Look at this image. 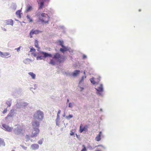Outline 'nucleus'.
<instances>
[{"instance_id": "0eeeda50", "label": "nucleus", "mask_w": 151, "mask_h": 151, "mask_svg": "<svg viewBox=\"0 0 151 151\" xmlns=\"http://www.w3.org/2000/svg\"><path fill=\"white\" fill-rule=\"evenodd\" d=\"M83 125L81 124L79 129V132L80 133H82L83 131H87L88 130V126L87 125H86L82 128Z\"/></svg>"}, {"instance_id": "72a5a7b5", "label": "nucleus", "mask_w": 151, "mask_h": 151, "mask_svg": "<svg viewBox=\"0 0 151 151\" xmlns=\"http://www.w3.org/2000/svg\"><path fill=\"white\" fill-rule=\"evenodd\" d=\"M68 106L69 107H72V104L71 103H69V104Z\"/></svg>"}, {"instance_id": "a19ab883", "label": "nucleus", "mask_w": 151, "mask_h": 151, "mask_svg": "<svg viewBox=\"0 0 151 151\" xmlns=\"http://www.w3.org/2000/svg\"><path fill=\"white\" fill-rule=\"evenodd\" d=\"M100 146L102 147V146L101 145H99L97 146H95V147H100Z\"/></svg>"}, {"instance_id": "aec40b11", "label": "nucleus", "mask_w": 151, "mask_h": 151, "mask_svg": "<svg viewBox=\"0 0 151 151\" xmlns=\"http://www.w3.org/2000/svg\"><path fill=\"white\" fill-rule=\"evenodd\" d=\"M20 12L21 11L20 10H17L16 12V14L18 17H20Z\"/></svg>"}, {"instance_id": "9b49d317", "label": "nucleus", "mask_w": 151, "mask_h": 151, "mask_svg": "<svg viewBox=\"0 0 151 151\" xmlns=\"http://www.w3.org/2000/svg\"><path fill=\"white\" fill-rule=\"evenodd\" d=\"M96 89L97 91V93L99 95H101V93L103 91L102 85L101 84L98 89L96 88Z\"/></svg>"}, {"instance_id": "79ce46f5", "label": "nucleus", "mask_w": 151, "mask_h": 151, "mask_svg": "<svg viewBox=\"0 0 151 151\" xmlns=\"http://www.w3.org/2000/svg\"><path fill=\"white\" fill-rule=\"evenodd\" d=\"M95 151H101V150H95Z\"/></svg>"}, {"instance_id": "a211bd4d", "label": "nucleus", "mask_w": 151, "mask_h": 151, "mask_svg": "<svg viewBox=\"0 0 151 151\" xmlns=\"http://www.w3.org/2000/svg\"><path fill=\"white\" fill-rule=\"evenodd\" d=\"M31 76L33 79H35V78L36 75L32 72H29L28 73Z\"/></svg>"}, {"instance_id": "c756f323", "label": "nucleus", "mask_w": 151, "mask_h": 151, "mask_svg": "<svg viewBox=\"0 0 151 151\" xmlns=\"http://www.w3.org/2000/svg\"><path fill=\"white\" fill-rule=\"evenodd\" d=\"M84 78H86V76H85V77H84V76H83L81 78V81H80L79 83H80L81 82H82L83 81L84 79Z\"/></svg>"}, {"instance_id": "5701e85b", "label": "nucleus", "mask_w": 151, "mask_h": 151, "mask_svg": "<svg viewBox=\"0 0 151 151\" xmlns=\"http://www.w3.org/2000/svg\"><path fill=\"white\" fill-rule=\"evenodd\" d=\"M59 44L61 46V47L64 46V44L63 41H59Z\"/></svg>"}, {"instance_id": "4c0bfd02", "label": "nucleus", "mask_w": 151, "mask_h": 151, "mask_svg": "<svg viewBox=\"0 0 151 151\" xmlns=\"http://www.w3.org/2000/svg\"><path fill=\"white\" fill-rule=\"evenodd\" d=\"M60 112H61V111L60 110H59L58 112V114H59L60 113Z\"/></svg>"}, {"instance_id": "6ab92c4d", "label": "nucleus", "mask_w": 151, "mask_h": 151, "mask_svg": "<svg viewBox=\"0 0 151 151\" xmlns=\"http://www.w3.org/2000/svg\"><path fill=\"white\" fill-rule=\"evenodd\" d=\"M32 6H30L29 5H28L27 6V9H26V11L27 12L30 11L32 10Z\"/></svg>"}, {"instance_id": "c9c22d12", "label": "nucleus", "mask_w": 151, "mask_h": 151, "mask_svg": "<svg viewBox=\"0 0 151 151\" xmlns=\"http://www.w3.org/2000/svg\"><path fill=\"white\" fill-rule=\"evenodd\" d=\"M74 134V132H73L72 131L71 132V133H70V135H73Z\"/></svg>"}, {"instance_id": "393cba45", "label": "nucleus", "mask_w": 151, "mask_h": 151, "mask_svg": "<svg viewBox=\"0 0 151 151\" xmlns=\"http://www.w3.org/2000/svg\"><path fill=\"white\" fill-rule=\"evenodd\" d=\"M82 146L83 148L81 150V151H86L87 150L85 145H83Z\"/></svg>"}, {"instance_id": "dca6fc26", "label": "nucleus", "mask_w": 151, "mask_h": 151, "mask_svg": "<svg viewBox=\"0 0 151 151\" xmlns=\"http://www.w3.org/2000/svg\"><path fill=\"white\" fill-rule=\"evenodd\" d=\"M80 71L79 70H76L73 73L72 75L73 76L75 77L77 76L78 74H79Z\"/></svg>"}, {"instance_id": "49530a36", "label": "nucleus", "mask_w": 151, "mask_h": 151, "mask_svg": "<svg viewBox=\"0 0 151 151\" xmlns=\"http://www.w3.org/2000/svg\"><path fill=\"white\" fill-rule=\"evenodd\" d=\"M140 11H141V10L140 9L139 10V12H140Z\"/></svg>"}, {"instance_id": "473e14b6", "label": "nucleus", "mask_w": 151, "mask_h": 151, "mask_svg": "<svg viewBox=\"0 0 151 151\" xmlns=\"http://www.w3.org/2000/svg\"><path fill=\"white\" fill-rule=\"evenodd\" d=\"M7 109H5L4 110V111H3V114H5V113H6V112H7Z\"/></svg>"}, {"instance_id": "6e6552de", "label": "nucleus", "mask_w": 151, "mask_h": 151, "mask_svg": "<svg viewBox=\"0 0 151 151\" xmlns=\"http://www.w3.org/2000/svg\"><path fill=\"white\" fill-rule=\"evenodd\" d=\"M2 126L4 128V129L8 132H11L13 129L12 128L10 127L5 124H3Z\"/></svg>"}, {"instance_id": "cd10ccee", "label": "nucleus", "mask_w": 151, "mask_h": 151, "mask_svg": "<svg viewBox=\"0 0 151 151\" xmlns=\"http://www.w3.org/2000/svg\"><path fill=\"white\" fill-rule=\"evenodd\" d=\"M4 143V141L1 138H0V146L3 145Z\"/></svg>"}, {"instance_id": "bb28decb", "label": "nucleus", "mask_w": 151, "mask_h": 151, "mask_svg": "<svg viewBox=\"0 0 151 151\" xmlns=\"http://www.w3.org/2000/svg\"><path fill=\"white\" fill-rule=\"evenodd\" d=\"M30 51L31 52H35V50L34 48L32 47L30 49Z\"/></svg>"}, {"instance_id": "423d86ee", "label": "nucleus", "mask_w": 151, "mask_h": 151, "mask_svg": "<svg viewBox=\"0 0 151 151\" xmlns=\"http://www.w3.org/2000/svg\"><path fill=\"white\" fill-rule=\"evenodd\" d=\"M42 32V31H39V30H34V29H32L31 31H30V32L29 33V35L30 36V37L31 38H32V35L34 34H38L40 33H41Z\"/></svg>"}, {"instance_id": "de8ad7c7", "label": "nucleus", "mask_w": 151, "mask_h": 151, "mask_svg": "<svg viewBox=\"0 0 151 151\" xmlns=\"http://www.w3.org/2000/svg\"><path fill=\"white\" fill-rule=\"evenodd\" d=\"M83 88H82V90H83Z\"/></svg>"}, {"instance_id": "f704fd0d", "label": "nucleus", "mask_w": 151, "mask_h": 151, "mask_svg": "<svg viewBox=\"0 0 151 151\" xmlns=\"http://www.w3.org/2000/svg\"><path fill=\"white\" fill-rule=\"evenodd\" d=\"M35 52H32V54L34 57H36V55L35 53H34Z\"/></svg>"}, {"instance_id": "c85d7f7f", "label": "nucleus", "mask_w": 151, "mask_h": 151, "mask_svg": "<svg viewBox=\"0 0 151 151\" xmlns=\"http://www.w3.org/2000/svg\"><path fill=\"white\" fill-rule=\"evenodd\" d=\"M13 114L11 113H9L7 115V116L6 117V118H7L10 117H11L13 116Z\"/></svg>"}, {"instance_id": "9d476101", "label": "nucleus", "mask_w": 151, "mask_h": 151, "mask_svg": "<svg viewBox=\"0 0 151 151\" xmlns=\"http://www.w3.org/2000/svg\"><path fill=\"white\" fill-rule=\"evenodd\" d=\"M62 47V48L60 49V51L63 53H64L65 52L69 51V49L68 47L64 46Z\"/></svg>"}, {"instance_id": "8fccbe9b", "label": "nucleus", "mask_w": 151, "mask_h": 151, "mask_svg": "<svg viewBox=\"0 0 151 151\" xmlns=\"http://www.w3.org/2000/svg\"><path fill=\"white\" fill-rule=\"evenodd\" d=\"M63 116H65V115H63Z\"/></svg>"}, {"instance_id": "7c9ffc66", "label": "nucleus", "mask_w": 151, "mask_h": 151, "mask_svg": "<svg viewBox=\"0 0 151 151\" xmlns=\"http://www.w3.org/2000/svg\"><path fill=\"white\" fill-rule=\"evenodd\" d=\"M6 104L8 105V106L9 107L11 105V103L9 101H7L6 102Z\"/></svg>"}, {"instance_id": "a18cd8bd", "label": "nucleus", "mask_w": 151, "mask_h": 151, "mask_svg": "<svg viewBox=\"0 0 151 151\" xmlns=\"http://www.w3.org/2000/svg\"><path fill=\"white\" fill-rule=\"evenodd\" d=\"M83 73H84V74L85 75V71H84V72H83Z\"/></svg>"}, {"instance_id": "37998d69", "label": "nucleus", "mask_w": 151, "mask_h": 151, "mask_svg": "<svg viewBox=\"0 0 151 151\" xmlns=\"http://www.w3.org/2000/svg\"><path fill=\"white\" fill-rule=\"evenodd\" d=\"M26 137L27 138H28L29 137V136L28 135H26Z\"/></svg>"}, {"instance_id": "ea45409f", "label": "nucleus", "mask_w": 151, "mask_h": 151, "mask_svg": "<svg viewBox=\"0 0 151 151\" xmlns=\"http://www.w3.org/2000/svg\"><path fill=\"white\" fill-rule=\"evenodd\" d=\"M57 119H60L59 115L57 114Z\"/></svg>"}, {"instance_id": "f03ea898", "label": "nucleus", "mask_w": 151, "mask_h": 151, "mask_svg": "<svg viewBox=\"0 0 151 151\" xmlns=\"http://www.w3.org/2000/svg\"><path fill=\"white\" fill-rule=\"evenodd\" d=\"M53 59L50 60L49 63L55 65L56 62L61 63L63 62L65 60V58L63 56H62L59 53H55L52 58Z\"/></svg>"}, {"instance_id": "20e7f679", "label": "nucleus", "mask_w": 151, "mask_h": 151, "mask_svg": "<svg viewBox=\"0 0 151 151\" xmlns=\"http://www.w3.org/2000/svg\"><path fill=\"white\" fill-rule=\"evenodd\" d=\"M40 53L43 55V56H38L37 57V60H41L43 59V58H46L47 57H52V55L51 54L45 52H44L42 51L40 52Z\"/></svg>"}, {"instance_id": "f257e3e1", "label": "nucleus", "mask_w": 151, "mask_h": 151, "mask_svg": "<svg viewBox=\"0 0 151 151\" xmlns=\"http://www.w3.org/2000/svg\"><path fill=\"white\" fill-rule=\"evenodd\" d=\"M33 121L32 123V126L34 128L40 125V122L44 118V114L42 111H37L33 115Z\"/></svg>"}, {"instance_id": "2f4dec72", "label": "nucleus", "mask_w": 151, "mask_h": 151, "mask_svg": "<svg viewBox=\"0 0 151 151\" xmlns=\"http://www.w3.org/2000/svg\"><path fill=\"white\" fill-rule=\"evenodd\" d=\"M21 47L20 46V47H19L18 48H15V50H16L18 52H19L20 51Z\"/></svg>"}, {"instance_id": "a878e982", "label": "nucleus", "mask_w": 151, "mask_h": 151, "mask_svg": "<svg viewBox=\"0 0 151 151\" xmlns=\"http://www.w3.org/2000/svg\"><path fill=\"white\" fill-rule=\"evenodd\" d=\"M90 81L91 82L93 83V84H94L95 83V81H94V79L93 78H91L90 79Z\"/></svg>"}, {"instance_id": "58836bf2", "label": "nucleus", "mask_w": 151, "mask_h": 151, "mask_svg": "<svg viewBox=\"0 0 151 151\" xmlns=\"http://www.w3.org/2000/svg\"><path fill=\"white\" fill-rule=\"evenodd\" d=\"M83 58L84 59L86 58V55H83Z\"/></svg>"}, {"instance_id": "7ed1b4c3", "label": "nucleus", "mask_w": 151, "mask_h": 151, "mask_svg": "<svg viewBox=\"0 0 151 151\" xmlns=\"http://www.w3.org/2000/svg\"><path fill=\"white\" fill-rule=\"evenodd\" d=\"M39 19L42 23H46L48 22L49 17L47 14L42 13L41 14V16L39 17Z\"/></svg>"}, {"instance_id": "4be33fe9", "label": "nucleus", "mask_w": 151, "mask_h": 151, "mask_svg": "<svg viewBox=\"0 0 151 151\" xmlns=\"http://www.w3.org/2000/svg\"><path fill=\"white\" fill-rule=\"evenodd\" d=\"M35 46L36 47H38V41L37 40H35Z\"/></svg>"}, {"instance_id": "4468645a", "label": "nucleus", "mask_w": 151, "mask_h": 151, "mask_svg": "<svg viewBox=\"0 0 151 151\" xmlns=\"http://www.w3.org/2000/svg\"><path fill=\"white\" fill-rule=\"evenodd\" d=\"M101 132H99V134L97 135L96 137H95V140L97 141H99L101 139Z\"/></svg>"}, {"instance_id": "c03bdc74", "label": "nucleus", "mask_w": 151, "mask_h": 151, "mask_svg": "<svg viewBox=\"0 0 151 151\" xmlns=\"http://www.w3.org/2000/svg\"><path fill=\"white\" fill-rule=\"evenodd\" d=\"M67 102H69V100H68H68H67Z\"/></svg>"}, {"instance_id": "2eb2a0df", "label": "nucleus", "mask_w": 151, "mask_h": 151, "mask_svg": "<svg viewBox=\"0 0 151 151\" xmlns=\"http://www.w3.org/2000/svg\"><path fill=\"white\" fill-rule=\"evenodd\" d=\"M31 147L33 150H35L38 148L39 146L37 144H34L31 145Z\"/></svg>"}, {"instance_id": "b1692460", "label": "nucleus", "mask_w": 151, "mask_h": 151, "mask_svg": "<svg viewBox=\"0 0 151 151\" xmlns=\"http://www.w3.org/2000/svg\"><path fill=\"white\" fill-rule=\"evenodd\" d=\"M73 117V115H69L68 116H66V118L67 119H69L72 118Z\"/></svg>"}, {"instance_id": "09e8293b", "label": "nucleus", "mask_w": 151, "mask_h": 151, "mask_svg": "<svg viewBox=\"0 0 151 151\" xmlns=\"http://www.w3.org/2000/svg\"><path fill=\"white\" fill-rule=\"evenodd\" d=\"M12 151H14V150H12Z\"/></svg>"}, {"instance_id": "ddd939ff", "label": "nucleus", "mask_w": 151, "mask_h": 151, "mask_svg": "<svg viewBox=\"0 0 151 151\" xmlns=\"http://www.w3.org/2000/svg\"><path fill=\"white\" fill-rule=\"evenodd\" d=\"M15 134L17 135H19L22 133V129H17L15 132Z\"/></svg>"}, {"instance_id": "1a4fd4ad", "label": "nucleus", "mask_w": 151, "mask_h": 151, "mask_svg": "<svg viewBox=\"0 0 151 151\" xmlns=\"http://www.w3.org/2000/svg\"><path fill=\"white\" fill-rule=\"evenodd\" d=\"M9 52L3 53L0 51V56L3 58H8L10 56Z\"/></svg>"}, {"instance_id": "f3484780", "label": "nucleus", "mask_w": 151, "mask_h": 151, "mask_svg": "<svg viewBox=\"0 0 151 151\" xmlns=\"http://www.w3.org/2000/svg\"><path fill=\"white\" fill-rule=\"evenodd\" d=\"M40 1H41V2H40V5L39 6V9H41L42 8V7L44 6L45 0H40Z\"/></svg>"}, {"instance_id": "39448f33", "label": "nucleus", "mask_w": 151, "mask_h": 151, "mask_svg": "<svg viewBox=\"0 0 151 151\" xmlns=\"http://www.w3.org/2000/svg\"><path fill=\"white\" fill-rule=\"evenodd\" d=\"M39 126H38L35 128L32 126L34 129L32 131V135L31 136L32 137L37 136L39 133L40 130L38 128Z\"/></svg>"}, {"instance_id": "e433bc0d", "label": "nucleus", "mask_w": 151, "mask_h": 151, "mask_svg": "<svg viewBox=\"0 0 151 151\" xmlns=\"http://www.w3.org/2000/svg\"><path fill=\"white\" fill-rule=\"evenodd\" d=\"M42 141H39L38 142V143L40 144H42Z\"/></svg>"}, {"instance_id": "412c9836", "label": "nucleus", "mask_w": 151, "mask_h": 151, "mask_svg": "<svg viewBox=\"0 0 151 151\" xmlns=\"http://www.w3.org/2000/svg\"><path fill=\"white\" fill-rule=\"evenodd\" d=\"M27 17L29 22H32V19L30 17L29 15H27Z\"/></svg>"}, {"instance_id": "f8f14e48", "label": "nucleus", "mask_w": 151, "mask_h": 151, "mask_svg": "<svg viewBox=\"0 0 151 151\" xmlns=\"http://www.w3.org/2000/svg\"><path fill=\"white\" fill-rule=\"evenodd\" d=\"M5 23L6 25H13V21L12 19H8L5 21Z\"/></svg>"}]
</instances>
